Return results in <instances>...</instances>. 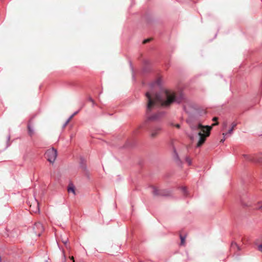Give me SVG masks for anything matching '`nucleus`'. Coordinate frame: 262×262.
Segmentation results:
<instances>
[{
    "mask_svg": "<svg viewBox=\"0 0 262 262\" xmlns=\"http://www.w3.org/2000/svg\"><path fill=\"white\" fill-rule=\"evenodd\" d=\"M228 125V123L227 121H224L223 123V129H225Z\"/></svg>",
    "mask_w": 262,
    "mask_h": 262,
    "instance_id": "24",
    "label": "nucleus"
},
{
    "mask_svg": "<svg viewBox=\"0 0 262 262\" xmlns=\"http://www.w3.org/2000/svg\"><path fill=\"white\" fill-rule=\"evenodd\" d=\"M33 230H34L35 234L38 236H40L41 233L44 231V228L42 224L40 222H38L34 224Z\"/></svg>",
    "mask_w": 262,
    "mask_h": 262,
    "instance_id": "9",
    "label": "nucleus"
},
{
    "mask_svg": "<svg viewBox=\"0 0 262 262\" xmlns=\"http://www.w3.org/2000/svg\"><path fill=\"white\" fill-rule=\"evenodd\" d=\"M79 111H76L75 112H74L69 118V119L70 120H71L75 115H76L78 113Z\"/></svg>",
    "mask_w": 262,
    "mask_h": 262,
    "instance_id": "25",
    "label": "nucleus"
},
{
    "mask_svg": "<svg viewBox=\"0 0 262 262\" xmlns=\"http://www.w3.org/2000/svg\"><path fill=\"white\" fill-rule=\"evenodd\" d=\"M181 189H182V190L183 191V192L184 193V194L185 195L187 196V191L186 188L185 187H182Z\"/></svg>",
    "mask_w": 262,
    "mask_h": 262,
    "instance_id": "20",
    "label": "nucleus"
},
{
    "mask_svg": "<svg viewBox=\"0 0 262 262\" xmlns=\"http://www.w3.org/2000/svg\"><path fill=\"white\" fill-rule=\"evenodd\" d=\"M149 70H150L149 68H148L147 67H145L143 69L142 73H146V72H148V71H149Z\"/></svg>",
    "mask_w": 262,
    "mask_h": 262,
    "instance_id": "19",
    "label": "nucleus"
},
{
    "mask_svg": "<svg viewBox=\"0 0 262 262\" xmlns=\"http://www.w3.org/2000/svg\"><path fill=\"white\" fill-rule=\"evenodd\" d=\"M80 167L83 170L84 174L88 178H90L89 170L87 168L86 161L83 157L80 158Z\"/></svg>",
    "mask_w": 262,
    "mask_h": 262,
    "instance_id": "8",
    "label": "nucleus"
},
{
    "mask_svg": "<svg viewBox=\"0 0 262 262\" xmlns=\"http://www.w3.org/2000/svg\"><path fill=\"white\" fill-rule=\"evenodd\" d=\"M28 134L30 136H32L34 134V129L29 123L28 124Z\"/></svg>",
    "mask_w": 262,
    "mask_h": 262,
    "instance_id": "12",
    "label": "nucleus"
},
{
    "mask_svg": "<svg viewBox=\"0 0 262 262\" xmlns=\"http://www.w3.org/2000/svg\"><path fill=\"white\" fill-rule=\"evenodd\" d=\"M243 157L246 160L249 161L262 163V153L253 156L243 155Z\"/></svg>",
    "mask_w": 262,
    "mask_h": 262,
    "instance_id": "6",
    "label": "nucleus"
},
{
    "mask_svg": "<svg viewBox=\"0 0 262 262\" xmlns=\"http://www.w3.org/2000/svg\"><path fill=\"white\" fill-rule=\"evenodd\" d=\"M88 100L92 103V104L93 106H94L95 105V101L92 97H89L88 98Z\"/></svg>",
    "mask_w": 262,
    "mask_h": 262,
    "instance_id": "23",
    "label": "nucleus"
},
{
    "mask_svg": "<svg viewBox=\"0 0 262 262\" xmlns=\"http://www.w3.org/2000/svg\"><path fill=\"white\" fill-rule=\"evenodd\" d=\"M70 121V120L68 118L67 119V120L65 122V123L63 125V128L65 127L67 125V124L69 123Z\"/></svg>",
    "mask_w": 262,
    "mask_h": 262,
    "instance_id": "26",
    "label": "nucleus"
},
{
    "mask_svg": "<svg viewBox=\"0 0 262 262\" xmlns=\"http://www.w3.org/2000/svg\"><path fill=\"white\" fill-rule=\"evenodd\" d=\"M129 66H130V69L132 71V77H133V79L134 80H135V72H134V68H133V66L132 64V63L130 61H129Z\"/></svg>",
    "mask_w": 262,
    "mask_h": 262,
    "instance_id": "14",
    "label": "nucleus"
},
{
    "mask_svg": "<svg viewBox=\"0 0 262 262\" xmlns=\"http://www.w3.org/2000/svg\"><path fill=\"white\" fill-rule=\"evenodd\" d=\"M45 156L49 162L53 163L57 158V150L54 148L49 149L45 152Z\"/></svg>",
    "mask_w": 262,
    "mask_h": 262,
    "instance_id": "3",
    "label": "nucleus"
},
{
    "mask_svg": "<svg viewBox=\"0 0 262 262\" xmlns=\"http://www.w3.org/2000/svg\"><path fill=\"white\" fill-rule=\"evenodd\" d=\"M45 262H48V261H47V260H46V261H45Z\"/></svg>",
    "mask_w": 262,
    "mask_h": 262,
    "instance_id": "37",
    "label": "nucleus"
},
{
    "mask_svg": "<svg viewBox=\"0 0 262 262\" xmlns=\"http://www.w3.org/2000/svg\"><path fill=\"white\" fill-rule=\"evenodd\" d=\"M217 120V117H214L213 119H212V120L213 121H216Z\"/></svg>",
    "mask_w": 262,
    "mask_h": 262,
    "instance_id": "32",
    "label": "nucleus"
},
{
    "mask_svg": "<svg viewBox=\"0 0 262 262\" xmlns=\"http://www.w3.org/2000/svg\"><path fill=\"white\" fill-rule=\"evenodd\" d=\"M176 127L179 128L180 127V125L179 124H177L176 125Z\"/></svg>",
    "mask_w": 262,
    "mask_h": 262,
    "instance_id": "31",
    "label": "nucleus"
},
{
    "mask_svg": "<svg viewBox=\"0 0 262 262\" xmlns=\"http://www.w3.org/2000/svg\"><path fill=\"white\" fill-rule=\"evenodd\" d=\"M68 241L69 239L67 237H65L64 238H62V242L64 244V245H67Z\"/></svg>",
    "mask_w": 262,
    "mask_h": 262,
    "instance_id": "17",
    "label": "nucleus"
},
{
    "mask_svg": "<svg viewBox=\"0 0 262 262\" xmlns=\"http://www.w3.org/2000/svg\"><path fill=\"white\" fill-rule=\"evenodd\" d=\"M237 125V123L235 122H233L232 124H231V127L230 128H232V129H233V128Z\"/></svg>",
    "mask_w": 262,
    "mask_h": 262,
    "instance_id": "27",
    "label": "nucleus"
},
{
    "mask_svg": "<svg viewBox=\"0 0 262 262\" xmlns=\"http://www.w3.org/2000/svg\"><path fill=\"white\" fill-rule=\"evenodd\" d=\"M149 86V91L145 93L147 104L144 125H147L149 121H157L164 116V112L158 111L160 106L168 107L172 103H180L184 99L182 93L177 96L173 91L164 88L160 78L151 82Z\"/></svg>",
    "mask_w": 262,
    "mask_h": 262,
    "instance_id": "1",
    "label": "nucleus"
},
{
    "mask_svg": "<svg viewBox=\"0 0 262 262\" xmlns=\"http://www.w3.org/2000/svg\"><path fill=\"white\" fill-rule=\"evenodd\" d=\"M187 122L189 123V126L192 130H200L198 133L199 140L197 143L196 147H200L205 142L206 137L210 135V132L212 129V126L208 125H203L200 123H198L196 125H193L190 123L188 120H187Z\"/></svg>",
    "mask_w": 262,
    "mask_h": 262,
    "instance_id": "2",
    "label": "nucleus"
},
{
    "mask_svg": "<svg viewBox=\"0 0 262 262\" xmlns=\"http://www.w3.org/2000/svg\"><path fill=\"white\" fill-rule=\"evenodd\" d=\"M231 249L232 250L237 249V250H240V247L237 245L236 243L232 242L231 245Z\"/></svg>",
    "mask_w": 262,
    "mask_h": 262,
    "instance_id": "13",
    "label": "nucleus"
},
{
    "mask_svg": "<svg viewBox=\"0 0 262 262\" xmlns=\"http://www.w3.org/2000/svg\"><path fill=\"white\" fill-rule=\"evenodd\" d=\"M256 208L262 210V202H259L258 203Z\"/></svg>",
    "mask_w": 262,
    "mask_h": 262,
    "instance_id": "21",
    "label": "nucleus"
},
{
    "mask_svg": "<svg viewBox=\"0 0 262 262\" xmlns=\"http://www.w3.org/2000/svg\"><path fill=\"white\" fill-rule=\"evenodd\" d=\"M185 161L188 163V165H191V160L188 157L185 158Z\"/></svg>",
    "mask_w": 262,
    "mask_h": 262,
    "instance_id": "18",
    "label": "nucleus"
},
{
    "mask_svg": "<svg viewBox=\"0 0 262 262\" xmlns=\"http://www.w3.org/2000/svg\"><path fill=\"white\" fill-rule=\"evenodd\" d=\"M224 141H225V138L221 140V142H224Z\"/></svg>",
    "mask_w": 262,
    "mask_h": 262,
    "instance_id": "34",
    "label": "nucleus"
},
{
    "mask_svg": "<svg viewBox=\"0 0 262 262\" xmlns=\"http://www.w3.org/2000/svg\"><path fill=\"white\" fill-rule=\"evenodd\" d=\"M71 139H72L73 138V135H71Z\"/></svg>",
    "mask_w": 262,
    "mask_h": 262,
    "instance_id": "36",
    "label": "nucleus"
},
{
    "mask_svg": "<svg viewBox=\"0 0 262 262\" xmlns=\"http://www.w3.org/2000/svg\"><path fill=\"white\" fill-rule=\"evenodd\" d=\"M68 191L69 193L72 192L74 194H75V186L72 183L70 184L68 187Z\"/></svg>",
    "mask_w": 262,
    "mask_h": 262,
    "instance_id": "11",
    "label": "nucleus"
},
{
    "mask_svg": "<svg viewBox=\"0 0 262 262\" xmlns=\"http://www.w3.org/2000/svg\"><path fill=\"white\" fill-rule=\"evenodd\" d=\"M217 123H215L213 124V125H217Z\"/></svg>",
    "mask_w": 262,
    "mask_h": 262,
    "instance_id": "35",
    "label": "nucleus"
},
{
    "mask_svg": "<svg viewBox=\"0 0 262 262\" xmlns=\"http://www.w3.org/2000/svg\"><path fill=\"white\" fill-rule=\"evenodd\" d=\"M152 193L155 196H169L171 194V191L167 190H158L155 187H152Z\"/></svg>",
    "mask_w": 262,
    "mask_h": 262,
    "instance_id": "7",
    "label": "nucleus"
},
{
    "mask_svg": "<svg viewBox=\"0 0 262 262\" xmlns=\"http://www.w3.org/2000/svg\"><path fill=\"white\" fill-rule=\"evenodd\" d=\"M173 159L178 165H181L182 162L179 157L178 154L176 151V149L173 147Z\"/></svg>",
    "mask_w": 262,
    "mask_h": 262,
    "instance_id": "10",
    "label": "nucleus"
},
{
    "mask_svg": "<svg viewBox=\"0 0 262 262\" xmlns=\"http://www.w3.org/2000/svg\"><path fill=\"white\" fill-rule=\"evenodd\" d=\"M180 237L181 239V245H184L185 244V236H183L182 235L180 234Z\"/></svg>",
    "mask_w": 262,
    "mask_h": 262,
    "instance_id": "16",
    "label": "nucleus"
},
{
    "mask_svg": "<svg viewBox=\"0 0 262 262\" xmlns=\"http://www.w3.org/2000/svg\"><path fill=\"white\" fill-rule=\"evenodd\" d=\"M258 250L262 252V244L258 246Z\"/></svg>",
    "mask_w": 262,
    "mask_h": 262,
    "instance_id": "29",
    "label": "nucleus"
},
{
    "mask_svg": "<svg viewBox=\"0 0 262 262\" xmlns=\"http://www.w3.org/2000/svg\"><path fill=\"white\" fill-rule=\"evenodd\" d=\"M7 139V146H6V148L8 147L10 145V144L9 143V140L10 139V135H9L8 136Z\"/></svg>",
    "mask_w": 262,
    "mask_h": 262,
    "instance_id": "22",
    "label": "nucleus"
},
{
    "mask_svg": "<svg viewBox=\"0 0 262 262\" xmlns=\"http://www.w3.org/2000/svg\"><path fill=\"white\" fill-rule=\"evenodd\" d=\"M150 39H144L143 41V43H146L148 42H149L150 41Z\"/></svg>",
    "mask_w": 262,
    "mask_h": 262,
    "instance_id": "28",
    "label": "nucleus"
},
{
    "mask_svg": "<svg viewBox=\"0 0 262 262\" xmlns=\"http://www.w3.org/2000/svg\"><path fill=\"white\" fill-rule=\"evenodd\" d=\"M39 212V207H38V204H37V211H36L35 212Z\"/></svg>",
    "mask_w": 262,
    "mask_h": 262,
    "instance_id": "33",
    "label": "nucleus"
},
{
    "mask_svg": "<svg viewBox=\"0 0 262 262\" xmlns=\"http://www.w3.org/2000/svg\"><path fill=\"white\" fill-rule=\"evenodd\" d=\"M183 109L188 114H191L196 110V105L189 100H185L183 104Z\"/></svg>",
    "mask_w": 262,
    "mask_h": 262,
    "instance_id": "4",
    "label": "nucleus"
},
{
    "mask_svg": "<svg viewBox=\"0 0 262 262\" xmlns=\"http://www.w3.org/2000/svg\"><path fill=\"white\" fill-rule=\"evenodd\" d=\"M189 137L190 138V139H191L193 140V139H194V137H193V135H189Z\"/></svg>",
    "mask_w": 262,
    "mask_h": 262,
    "instance_id": "30",
    "label": "nucleus"
},
{
    "mask_svg": "<svg viewBox=\"0 0 262 262\" xmlns=\"http://www.w3.org/2000/svg\"><path fill=\"white\" fill-rule=\"evenodd\" d=\"M233 130V129H232V128H230L227 133H226V134L223 133V135L224 136V137H227L230 136L232 134Z\"/></svg>",
    "mask_w": 262,
    "mask_h": 262,
    "instance_id": "15",
    "label": "nucleus"
},
{
    "mask_svg": "<svg viewBox=\"0 0 262 262\" xmlns=\"http://www.w3.org/2000/svg\"><path fill=\"white\" fill-rule=\"evenodd\" d=\"M150 136L151 138L156 137L162 130V126L160 124H151L149 125Z\"/></svg>",
    "mask_w": 262,
    "mask_h": 262,
    "instance_id": "5",
    "label": "nucleus"
}]
</instances>
